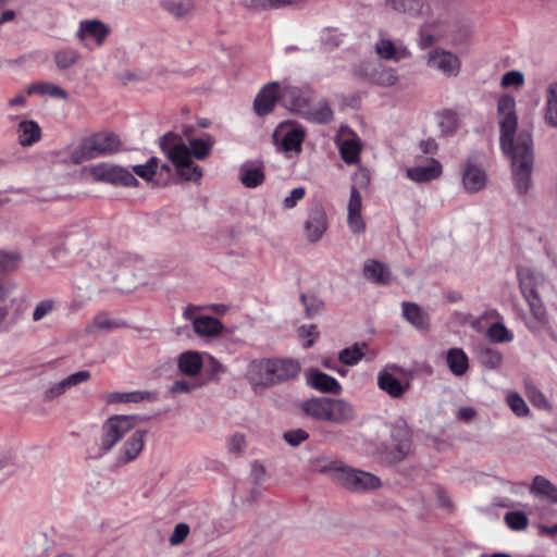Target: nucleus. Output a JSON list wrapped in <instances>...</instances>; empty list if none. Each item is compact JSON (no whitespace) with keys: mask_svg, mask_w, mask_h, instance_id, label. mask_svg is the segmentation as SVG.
<instances>
[{"mask_svg":"<svg viewBox=\"0 0 557 557\" xmlns=\"http://www.w3.org/2000/svg\"><path fill=\"white\" fill-rule=\"evenodd\" d=\"M189 533V527L186 523H178L175 525L173 533L170 536V544L177 545L182 543Z\"/></svg>","mask_w":557,"mask_h":557,"instance_id":"nucleus-61","label":"nucleus"},{"mask_svg":"<svg viewBox=\"0 0 557 557\" xmlns=\"http://www.w3.org/2000/svg\"><path fill=\"white\" fill-rule=\"evenodd\" d=\"M375 49L381 58L386 60L395 59L396 49L393 41L388 39H382L376 44Z\"/></svg>","mask_w":557,"mask_h":557,"instance_id":"nucleus-57","label":"nucleus"},{"mask_svg":"<svg viewBox=\"0 0 557 557\" xmlns=\"http://www.w3.org/2000/svg\"><path fill=\"white\" fill-rule=\"evenodd\" d=\"M300 301L305 307V314L312 319L324 310V302L315 295L300 294Z\"/></svg>","mask_w":557,"mask_h":557,"instance_id":"nucleus-42","label":"nucleus"},{"mask_svg":"<svg viewBox=\"0 0 557 557\" xmlns=\"http://www.w3.org/2000/svg\"><path fill=\"white\" fill-rule=\"evenodd\" d=\"M431 26L433 24L426 22L419 29V47L421 49H428L436 41L435 36L430 33Z\"/></svg>","mask_w":557,"mask_h":557,"instance_id":"nucleus-55","label":"nucleus"},{"mask_svg":"<svg viewBox=\"0 0 557 557\" xmlns=\"http://www.w3.org/2000/svg\"><path fill=\"white\" fill-rule=\"evenodd\" d=\"M518 280L523 297L537 292V276L530 269H520Z\"/></svg>","mask_w":557,"mask_h":557,"instance_id":"nucleus-41","label":"nucleus"},{"mask_svg":"<svg viewBox=\"0 0 557 557\" xmlns=\"http://www.w3.org/2000/svg\"><path fill=\"white\" fill-rule=\"evenodd\" d=\"M386 7L397 13L419 17L423 14L424 2L423 0H386Z\"/></svg>","mask_w":557,"mask_h":557,"instance_id":"nucleus-29","label":"nucleus"},{"mask_svg":"<svg viewBox=\"0 0 557 557\" xmlns=\"http://www.w3.org/2000/svg\"><path fill=\"white\" fill-rule=\"evenodd\" d=\"M16 467V456L13 450L0 453V482L11 475Z\"/></svg>","mask_w":557,"mask_h":557,"instance_id":"nucleus-45","label":"nucleus"},{"mask_svg":"<svg viewBox=\"0 0 557 557\" xmlns=\"http://www.w3.org/2000/svg\"><path fill=\"white\" fill-rule=\"evenodd\" d=\"M90 173L95 181L121 186H137L138 180L128 170L108 163H101L91 168Z\"/></svg>","mask_w":557,"mask_h":557,"instance_id":"nucleus-7","label":"nucleus"},{"mask_svg":"<svg viewBox=\"0 0 557 557\" xmlns=\"http://www.w3.org/2000/svg\"><path fill=\"white\" fill-rule=\"evenodd\" d=\"M499 116V144L505 153L511 159L512 175L519 194H525L532 185L533 169V140L528 132H520L517 139L515 135L518 127L516 100L510 95H503L497 101Z\"/></svg>","mask_w":557,"mask_h":557,"instance_id":"nucleus-1","label":"nucleus"},{"mask_svg":"<svg viewBox=\"0 0 557 557\" xmlns=\"http://www.w3.org/2000/svg\"><path fill=\"white\" fill-rule=\"evenodd\" d=\"M331 397H313L302 401L301 409L310 418L327 421Z\"/></svg>","mask_w":557,"mask_h":557,"instance_id":"nucleus-25","label":"nucleus"},{"mask_svg":"<svg viewBox=\"0 0 557 557\" xmlns=\"http://www.w3.org/2000/svg\"><path fill=\"white\" fill-rule=\"evenodd\" d=\"M114 327L113 322L110 320L106 312H99L86 325L85 331L87 334H94L99 331H110Z\"/></svg>","mask_w":557,"mask_h":557,"instance_id":"nucleus-44","label":"nucleus"},{"mask_svg":"<svg viewBox=\"0 0 557 557\" xmlns=\"http://www.w3.org/2000/svg\"><path fill=\"white\" fill-rule=\"evenodd\" d=\"M478 359L482 367L488 370H495L503 363V355L491 347L480 346L478 350Z\"/></svg>","mask_w":557,"mask_h":557,"instance_id":"nucleus-37","label":"nucleus"},{"mask_svg":"<svg viewBox=\"0 0 557 557\" xmlns=\"http://www.w3.org/2000/svg\"><path fill=\"white\" fill-rule=\"evenodd\" d=\"M487 336L494 343H509L513 339L512 334L500 322L491 324L487 329Z\"/></svg>","mask_w":557,"mask_h":557,"instance_id":"nucleus-47","label":"nucleus"},{"mask_svg":"<svg viewBox=\"0 0 557 557\" xmlns=\"http://www.w3.org/2000/svg\"><path fill=\"white\" fill-rule=\"evenodd\" d=\"M524 298L527 299L534 318L539 321H543L546 317V309L540 298L539 292L524 296Z\"/></svg>","mask_w":557,"mask_h":557,"instance_id":"nucleus-51","label":"nucleus"},{"mask_svg":"<svg viewBox=\"0 0 557 557\" xmlns=\"http://www.w3.org/2000/svg\"><path fill=\"white\" fill-rule=\"evenodd\" d=\"M139 418L137 416L116 414L108 418L101 426L99 450L107 454L132 431Z\"/></svg>","mask_w":557,"mask_h":557,"instance_id":"nucleus-6","label":"nucleus"},{"mask_svg":"<svg viewBox=\"0 0 557 557\" xmlns=\"http://www.w3.org/2000/svg\"><path fill=\"white\" fill-rule=\"evenodd\" d=\"M299 371L298 361L293 359H257L250 362L247 377L253 386L271 387L295 379Z\"/></svg>","mask_w":557,"mask_h":557,"instance_id":"nucleus-2","label":"nucleus"},{"mask_svg":"<svg viewBox=\"0 0 557 557\" xmlns=\"http://www.w3.org/2000/svg\"><path fill=\"white\" fill-rule=\"evenodd\" d=\"M523 83L524 76L520 71H509L503 75L500 81V85L504 88H508L510 86L520 87Z\"/></svg>","mask_w":557,"mask_h":557,"instance_id":"nucleus-54","label":"nucleus"},{"mask_svg":"<svg viewBox=\"0 0 557 557\" xmlns=\"http://www.w3.org/2000/svg\"><path fill=\"white\" fill-rule=\"evenodd\" d=\"M306 195V190L304 187L294 188L289 196L285 197L283 200V207L285 209H293L296 207L297 202L301 200Z\"/></svg>","mask_w":557,"mask_h":557,"instance_id":"nucleus-60","label":"nucleus"},{"mask_svg":"<svg viewBox=\"0 0 557 557\" xmlns=\"http://www.w3.org/2000/svg\"><path fill=\"white\" fill-rule=\"evenodd\" d=\"M362 198L356 186L350 188V196L348 202V211H361Z\"/></svg>","mask_w":557,"mask_h":557,"instance_id":"nucleus-63","label":"nucleus"},{"mask_svg":"<svg viewBox=\"0 0 557 557\" xmlns=\"http://www.w3.org/2000/svg\"><path fill=\"white\" fill-rule=\"evenodd\" d=\"M372 82L383 87H389L398 82V76L394 69L380 67L373 72Z\"/></svg>","mask_w":557,"mask_h":557,"instance_id":"nucleus-43","label":"nucleus"},{"mask_svg":"<svg viewBox=\"0 0 557 557\" xmlns=\"http://www.w3.org/2000/svg\"><path fill=\"white\" fill-rule=\"evenodd\" d=\"M66 389L67 387L65 386L63 380H61L45 392L44 398L45 400L50 401L64 394Z\"/></svg>","mask_w":557,"mask_h":557,"instance_id":"nucleus-62","label":"nucleus"},{"mask_svg":"<svg viewBox=\"0 0 557 557\" xmlns=\"http://www.w3.org/2000/svg\"><path fill=\"white\" fill-rule=\"evenodd\" d=\"M367 348L368 345L364 342L355 343L339 352L338 360L343 364L355 366L363 358Z\"/></svg>","mask_w":557,"mask_h":557,"instance_id":"nucleus-38","label":"nucleus"},{"mask_svg":"<svg viewBox=\"0 0 557 557\" xmlns=\"http://www.w3.org/2000/svg\"><path fill=\"white\" fill-rule=\"evenodd\" d=\"M55 309V300L47 298L44 300H40L34 311H33V320L35 322H38L42 320L47 314L52 312Z\"/></svg>","mask_w":557,"mask_h":557,"instance_id":"nucleus-52","label":"nucleus"},{"mask_svg":"<svg viewBox=\"0 0 557 557\" xmlns=\"http://www.w3.org/2000/svg\"><path fill=\"white\" fill-rule=\"evenodd\" d=\"M265 180L264 166L261 161L250 160L239 168V181L247 188H256Z\"/></svg>","mask_w":557,"mask_h":557,"instance_id":"nucleus-13","label":"nucleus"},{"mask_svg":"<svg viewBox=\"0 0 557 557\" xmlns=\"http://www.w3.org/2000/svg\"><path fill=\"white\" fill-rule=\"evenodd\" d=\"M193 327L197 335L212 337L222 332L223 324L218 318L201 315L193 320Z\"/></svg>","mask_w":557,"mask_h":557,"instance_id":"nucleus-27","label":"nucleus"},{"mask_svg":"<svg viewBox=\"0 0 557 557\" xmlns=\"http://www.w3.org/2000/svg\"><path fill=\"white\" fill-rule=\"evenodd\" d=\"M160 149L173 164L183 165V161H189V149L180 135L169 132L159 139Z\"/></svg>","mask_w":557,"mask_h":557,"instance_id":"nucleus-8","label":"nucleus"},{"mask_svg":"<svg viewBox=\"0 0 557 557\" xmlns=\"http://www.w3.org/2000/svg\"><path fill=\"white\" fill-rule=\"evenodd\" d=\"M361 143L360 139L354 135L352 138H347L339 144V153L342 159L347 164H357L360 161Z\"/></svg>","mask_w":557,"mask_h":557,"instance_id":"nucleus-32","label":"nucleus"},{"mask_svg":"<svg viewBox=\"0 0 557 557\" xmlns=\"http://www.w3.org/2000/svg\"><path fill=\"white\" fill-rule=\"evenodd\" d=\"M507 404L511 411L518 417H527L530 413L529 406L518 393H509Z\"/></svg>","mask_w":557,"mask_h":557,"instance_id":"nucleus-49","label":"nucleus"},{"mask_svg":"<svg viewBox=\"0 0 557 557\" xmlns=\"http://www.w3.org/2000/svg\"><path fill=\"white\" fill-rule=\"evenodd\" d=\"M110 33L109 27L99 20H85L79 24L77 37L84 40L85 37H91L100 46L103 44Z\"/></svg>","mask_w":557,"mask_h":557,"instance_id":"nucleus-18","label":"nucleus"},{"mask_svg":"<svg viewBox=\"0 0 557 557\" xmlns=\"http://www.w3.org/2000/svg\"><path fill=\"white\" fill-rule=\"evenodd\" d=\"M18 143L23 147H30L41 138V128L33 120H24L17 125Z\"/></svg>","mask_w":557,"mask_h":557,"instance_id":"nucleus-26","label":"nucleus"},{"mask_svg":"<svg viewBox=\"0 0 557 557\" xmlns=\"http://www.w3.org/2000/svg\"><path fill=\"white\" fill-rule=\"evenodd\" d=\"M486 181L485 171L474 165L471 160L468 159L462 174V184L466 190L476 193L485 187Z\"/></svg>","mask_w":557,"mask_h":557,"instance_id":"nucleus-16","label":"nucleus"},{"mask_svg":"<svg viewBox=\"0 0 557 557\" xmlns=\"http://www.w3.org/2000/svg\"><path fill=\"white\" fill-rule=\"evenodd\" d=\"M27 92L29 95L33 94H40V95H49L51 97L65 99L67 97V94L64 89L59 87L58 85L50 84V83H35L32 84Z\"/></svg>","mask_w":557,"mask_h":557,"instance_id":"nucleus-40","label":"nucleus"},{"mask_svg":"<svg viewBox=\"0 0 557 557\" xmlns=\"http://www.w3.org/2000/svg\"><path fill=\"white\" fill-rule=\"evenodd\" d=\"M305 139V131L301 127L288 129L282 139V149L286 152H300Z\"/></svg>","mask_w":557,"mask_h":557,"instance_id":"nucleus-36","label":"nucleus"},{"mask_svg":"<svg viewBox=\"0 0 557 557\" xmlns=\"http://www.w3.org/2000/svg\"><path fill=\"white\" fill-rule=\"evenodd\" d=\"M442 174V164L431 159L426 165L412 166L407 170V176L418 183H425L437 178Z\"/></svg>","mask_w":557,"mask_h":557,"instance_id":"nucleus-22","label":"nucleus"},{"mask_svg":"<svg viewBox=\"0 0 557 557\" xmlns=\"http://www.w3.org/2000/svg\"><path fill=\"white\" fill-rule=\"evenodd\" d=\"M21 260L17 251H8L0 249V273L14 271Z\"/></svg>","mask_w":557,"mask_h":557,"instance_id":"nucleus-48","label":"nucleus"},{"mask_svg":"<svg viewBox=\"0 0 557 557\" xmlns=\"http://www.w3.org/2000/svg\"><path fill=\"white\" fill-rule=\"evenodd\" d=\"M121 140L117 135L111 132H99L85 138L75 150L73 157L76 162L91 160L101 156H109L117 152Z\"/></svg>","mask_w":557,"mask_h":557,"instance_id":"nucleus-5","label":"nucleus"},{"mask_svg":"<svg viewBox=\"0 0 557 557\" xmlns=\"http://www.w3.org/2000/svg\"><path fill=\"white\" fill-rule=\"evenodd\" d=\"M183 165L174 164L176 168L177 175L186 182H197L202 177V169L193 162L189 158V161H183Z\"/></svg>","mask_w":557,"mask_h":557,"instance_id":"nucleus-39","label":"nucleus"},{"mask_svg":"<svg viewBox=\"0 0 557 557\" xmlns=\"http://www.w3.org/2000/svg\"><path fill=\"white\" fill-rule=\"evenodd\" d=\"M446 363L456 376L463 375L469 369V359L461 348H450L446 354Z\"/></svg>","mask_w":557,"mask_h":557,"instance_id":"nucleus-28","label":"nucleus"},{"mask_svg":"<svg viewBox=\"0 0 557 557\" xmlns=\"http://www.w3.org/2000/svg\"><path fill=\"white\" fill-rule=\"evenodd\" d=\"M356 418L354 406L343 398H331L327 422L346 424Z\"/></svg>","mask_w":557,"mask_h":557,"instance_id":"nucleus-14","label":"nucleus"},{"mask_svg":"<svg viewBox=\"0 0 557 557\" xmlns=\"http://www.w3.org/2000/svg\"><path fill=\"white\" fill-rule=\"evenodd\" d=\"M429 63L447 75H457L460 69L458 57L446 50H434Z\"/></svg>","mask_w":557,"mask_h":557,"instance_id":"nucleus-15","label":"nucleus"},{"mask_svg":"<svg viewBox=\"0 0 557 557\" xmlns=\"http://www.w3.org/2000/svg\"><path fill=\"white\" fill-rule=\"evenodd\" d=\"M530 493L550 504H557V486L543 475H535L530 485Z\"/></svg>","mask_w":557,"mask_h":557,"instance_id":"nucleus-21","label":"nucleus"},{"mask_svg":"<svg viewBox=\"0 0 557 557\" xmlns=\"http://www.w3.org/2000/svg\"><path fill=\"white\" fill-rule=\"evenodd\" d=\"M177 366L183 374L195 376L202 368V360L197 351L188 350L180 355Z\"/></svg>","mask_w":557,"mask_h":557,"instance_id":"nucleus-30","label":"nucleus"},{"mask_svg":"<svg viewBox=\"0 0 557 557\" xmlns=\"http://www.w3.org/2000/svg\"><path fill=\"white\" fill-rule=\"evenodd\" d=\"M505 522L515 531H522L528 527V516L522 511H509L505 515Z\"/></svg>","mask_w":557,"mask_h":557,"instance_id":"nucleus-50","label":"nucleus"},{"mask_svg":"<svg viewBox=\"0 0 557 557\" xmlns=\"http://www.w3.org/2000/svg\"><path fill=\"white\" fill-rule=\"evenodd\" d=\"M202 384L197 382H189L187 380H176L170 388L172 394L191 393Z\"/></svg>","mask_w":557,"mask_h":557,"instance_id":"nucleus-58","label":"nucleus"},{"mask_svg":"<svg viewBox=\"0 0 557 557\" xmlns=\"http://www.w3.org/2000/svg\"><path fill=\"white\" fill-rule=\"evenodd\" d=\"M347 222L349 228L355 234L362 233L366 230V223L361 216V211H348Z\"/></svg>","mask_w":557,"mask_h":557,"instance_id":"nucleus-56","label":"nucleus"},{"mask_svg":"<svg viewBox=\"0 0 557 557\" xmlns=\"http://www.w3.org/2000/svg\"><path fill=\"white\" fill-rule=\"evenodd\" d=\"M104 268L109 269V272L113 273L114 281L116 283V287L122 292H129L136 287L138 281L135 275L132 274V260L126 259L122 261L115 271H113L110 264H103Z\"/></svg>","mask_w":557,"mask_h":557,"instance_id":"nucleus-17","label":"nucleus"},{"mask_svg":"<svg viewBox=\"0 0 557 557\" xmlns=\"http://www.w3.org/2000/svg\"><path fill=\"white\" fill-rule=\"evenodd\" d=\"M79 59V53L74 49H63L54 53V61L59 69L66 70Z\"/></svg>","mask_w":557,"mask_h":557,"instance_id":"nucleus-46","label":"nucleus"},{"mask_svg":"<svg viewBox=\"0 0 557 557\" xmlns=\"http://www.w3.org/2000/svg\"><path fill=\"white\" fill-rule=\"evenodd\" d=\"M277 101H281L280 84L277 82L268 83L255 98V112L259 116H264L272 112Z\"/></svg>","mask_w":557,"mask_h":557,"instance_id":"nucleus-10","label":"nucleus"},{"mask_svg":"<svg viewBox=\"0 0 557 557\" xmlns=\"http://www.w3.org/2000/svg\"><path fill=\"white\" fill-rule=\"evenodd\" d=\"M215 139L212 135L206 133L201 138L189 139L190 158L195 157L198 160L206 159L213 147Z\"/></svg>","mask_w":557,"mask_h":557,"instance_id":"nucleus-33","label":"nucleus"},{"mask_svg":"<svg viewBox=\"0 0 557 557\" xmlns=\"http://www.w3.org/2000/svg\"><path fill=\"white\" fill-rule=\"evenodd\" d=\"M332 479L342 487L355 492H369L381 487V479L373 473L348 466H331Z\"/></svg>","mask_w":557,"mask_h":557,"instance_id":"nucleus-4","label":"nucleus"},{"mask_svg":"<svg viewBox=\"0 0 557 557\" xmlns=\"http://www.w3.org/2000/svg\"><path fill=\"white\" fill-rule=\"evenodd\" d=\"M363 276L376 284L387 285L392 281L389 268L377 260H368L363 267Z\"/></svg>","mask_w":557,"mask_h":557,"instance_id":"nucleus-23","label":"nucleus"},{"mask_svg":"<svg viewBox=\"0 0 557 557\" xmlns=\"http://www.w3.org/2000/svg\"><path fill=\"white\" fill-rule=\"evenodd\" d=\"M300 335L308 338L306 346L310 347L313 345L315 338L318 337L319 333L317 331V326L311 325H302L300 329Z\"/></svg>","mask_w":557,"mask_h":557,"instance_id":"nucleus-64","label":"nucleus"},{"mask_svg":"<svg viewBox=\"0 0 557 557\" xmlns=\"http://www.w3.org/2000/svg\"><path fill=\"white\" fill-rule=\"evenodd\" d=\"M160 4L164 11L177 20L188 16L196 7L194 0H162Z\"/></svg>","mask_w":557,"mask_h":557,"instance_id":"nucleus-31","label":"nucleus"},{"mask_svg":"<svg viewBox=\"0 0 557 557\" xmlns=\"http://www.w3.org/2000/svg\"><path fill=\"white\" fill-rule=\"evenodd\" d=\"M308 384L321 393H329L338 395L342 386L338 381L320 370H312L308 376Z\"/></svg>","mask_w":557,"mask_h":557,"instance_id":"nucleus-19","label":"nucleus"},{"mask_svg":"<svg viewBox=\"0 0 557 557\" xmlns=\"http://www.w3.org/2000/svg\"><path fill=\"white\" fill-rule=\"evenodd\" d=\"M147 431L137 429L123 443L117 455V462L126 465L134 461L143 451L146 442Z\"/></svg>","mask_w":557,"mask_h":557,"instance_id":"nucleus-11","label":"nucleus"},{"mask_svg":"<svg viewBox=\"0 0 557 557\" xmlns=\"http://www.w3.org/2000/svg\"><path fill=\"white\" fill-rule=\"evenodd\" d=\"M281 103L288 111L305 115L309 112L308 91L295 86H286L281 89Z\"/></svg>","mask_w":557,"mask_h":557,"instance_id":"nucleus-9","label":"nucleus"},{"mask_svg":"<svg viewBox=\"0 0 557 557\" xmlns=\"http://www.w3.org/2000/svg\"><path fill=\"white\" fill-rule=\"evenodd\" d=\"M377 386L392 398H400L409 388V384H403L397 377L387 371H381L377 375Z\"/></svg>","mask_w":557,"mask_h":557,"instance_id":"nucleus-24","label":"nucleus"},{"mask_svg":"<svg viewBox=\"0 0 557 557\" xmlns=\"http://www.w3.org/2000/svg\"><path fill=\"white\" fill-rule=\"evenodd\" d=\"M91 374L87 370H81L75 373L70 374L69 376L63 379L65 386L69 388L76 386L81 383H84L90 379Z\"/></svg>","mask_w":557,"mask_h":557,"instance_id":"nucleus-59","label":"nucleus"},{"mask_svg":"<svg viewBox=\"0 0 557 557\" xmlns=\"http://www.w3.org/2000/svg\"><path fill=\"white\" fill-rule=\"evenodd\" d=\"M283 438L290 446L297 447L309 438V433L304 429L289 430L283 433Z\"/></svg>","mask_w":557,"mask_h":557,"instance_id":"nucleus-53","label":"nucleus"},{"mask_svg":"<svg viewBox=\"0 0 557 557\" xmlns=\"http://www.w3.org/2000/svg\"><path fill=\"white\" fill-rule=\"evenodd\" d=\"M544 120L547 125L557 127V82L552 83L546 90Z\"/></svg>","mask_w":557,"mask_h":557,"instance_id":"nucleus-34","label":"nucleus"},{"mask_svg":"<svg viewBox=\"0 0 557 557\" xmlns=\"http://www.w3.org/2000/svg\"><path fill=\"white\" fill-rule=\"evenodd\" d=\"M150 397L149 392L134 391V392H112L104 396L108 404H127L140 403Z\"/></svg>","mask_w":557,"mask_h":557,"instance_id":"nucleus-35","label":"nucleus"},{"mask_svg":"<svg viewBox=\"0 0 557 557\" xmlns=\"http://www.w3.org/2000/svg\"><path fill=\"white\" fill-rule=\"evenodd\" d=\"M411 446L412 431L407 421L398 417L389 423V438L380 444L377 456L383 463L394 466L409 456Z\"/></svg>","mask_w":557,"mask_h":557,"instance_id":"nucleus-3","label":"nucleus"},{"mask_svg":"<svg viewBox=\"0 0 557 557\" xmlns=\"http://www.w3.org/2000/svg\"><path fill=\"white\" fill-rule=\"evenodd\" d=\"M403 317L416 329L420 331H428L430 327V317L422 308L410 301L401 304Z\"/></svg>","mask_w":557,"mask_h":557,"instance_id":"nucleus-20","label":"nucleus"},{"mask_svg":"<svg viewBox=\"0 0 557 557\" xmlns=\"http://www.w3.org/2000/svg\"><path fill=\"white\" fill-rule=\"evenodd\" d=\"M327 228L326 213L321 205L310 208L308 220L305 222V232L309 242L315 243Z\"/></svg>","mask_w":557,"mask_h":557,"instance_id":"nucleus-12","label":"nucleus"}]
</instances>
